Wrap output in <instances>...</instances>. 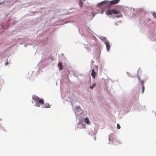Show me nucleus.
<instances>
[{
	"label": "nucleus",
	"instance_id": "nucleus-17",
	"mask_svg": "<svg viewBox=\"0 0 156 156\" xmlns=\"http://www.w3.org/2000/svg\"><path fill=\"white\" fill-rule=\"evenodd\" d=\"M94 62L93 61H92V64L93 63H94Z\"/></svg>",
	"mask_w": 156,
	"mask_h": 156
},
{
	"label": "nucleus",
	"instance_id": "nucleus-7",
	"mask_svg": "<svg viewBox=\"0 0 156 156\" xmlns=\"http://www.w3.org/2000/svg\"><path fill=\"white\" fill-rule=\"evenodd\" d=\"M58 65L59 70H62L63 69V65L61 62H59L58 63Z\"/></svg>",
	"mask_w": 156,
	"mask_h": 156
},
{
	"label": "nucleus",
	"instance_id": "nucleus-18",
	"mask_svg": "<svg viewBox=\"0 0 156 156\" xmlns=\"http://www.w3.org/2000/svg\"><path fill=\"white\" fill-rule=\"evenodd\" d=\"M96 68L97 69H98V68H97V66H96Z\"/></svg>",
	"mask_w": 156,
	"mask_h": 156
},
{
	"label": "nucleus",
	"instance_id": "nucleus-16",
	"mask_svg": "<svg viewBox=\"0 0 156 156\" xmlns=\"http://www.w3.org/2000/svg\"><path fill=\"white\" fill-rule=\"evenodd\" d=\"M94 140H96V137H95H95H94Z\"/></svg>",
	"mask_w": 156,
	"mask_h": 156
},
{
	"label": "nucleus",
	"instance_id": "nucleus-21",
	"mask_svg": "<svg viewBox=\"0 0 156 156\" xmlns=\"http://www.w3.org/2000/svg\"><path fill=\"white\" fill-rule=\"evenodd\" d=\"M8 64V62H7V63H6V65H7V64Z\"/></svg>",
	"mask_w": 156,
	"mask_h": 156
},
{
	"label": "nucleus",
	"instance_id": "nucleus-8",
	"mask_svg": "<svg viewBox=\"0 0 156 156\" xmlns=\"http://www.w3.org/2000/svg\"><path fill=\"white\" fill-rule=\"evenodd\" d=\"M141 84L142 85V93H143L144 91V82L143 81H141Z\"/></svg>",
	"mask_w": 156,
	"mask_h": 156
},
{
	"label": "nucleus",
	"instance_id": "nucleus-9",
	"mask_svg": "<svg viewBox=\"0 0 156 156\" xmlns=\"http://www.w3.org/2000/svg\"><path fill=\"white\" fill-rule=\"evenodd\" d=\"M85 122L88 125H89L90 123L89 120L87 118H85Z\"/></svg>",
	"mask_w": 156,
	"mask_h": 156
},
{
	"label": "nucleus",
	"instance_id": "nucleus-6",
	"mask_svg": "<svg viewBox=\"0 0 156 156\" xmlns=\"http://www.w3.org/2000/svg\"><path fill=\"white\" fill-rule=\"evenodd\" d=\"M96 74V73L94 69H93L92 70V73H91V75L92 77L94 78L95 76V75Z\"/></svg>",
	"mask_w": 156,
	"mask_h": 156
},
{
	"label": "nucleus",
	"instance_id": "nucleus-19",
	"mask_svg": "<svg viewBox=\"0 0 156 156\" xmlns=\"http://www.w3.org/2000/svg\"><path fill=\"white\" fill-rule=\"evenodd\" d=\"M8 64V62H7V63H6V65H7V64Z\"/></svg>",
	"mask_w": 156,
	"mask_h": 156
},
{
	"label": "nucleus",
	"instance_id": "nucleus-20",
	"mask_svg": "<svg viewBox=\"0 0 156 156\" xmlns=\"http://www.w3.org/2000/svg\"><path fill=\"white\" fill-rule=\"evenodd\" d=\"M8 64V62H7V63H6V65H7V64Z\"/></svg>",
	"mask_w": 156,
	"mask_h": 156
},
{
	"label": "nucleus",
	"instance_id": "nucleus-5",
	"mask_svg": "<svg viewBox=\"0 0 156 156\" xmlns=\"http://www.w3.org/2000/svg\"><path fill=\"white\" fill-rule=\"evenodd\" d=\"M108 3V2L107 1H105L101 2L100 3L98 4V5L99 6H102V5H107Z\"/></svg>",
	"mask_w": 156,
	"mask_h": 156
},
{
	"label": "nucleus",
	"instance_id": "nucleus-15",
	"mask_svg": "<svg viewBox=\"0 0 156 156\" xmlns=\"http://www.w3.org/2000/svg\"><path fill=\"white\" fill-rule=\"evenodd\" d=\"M117 128L119 129H120V128H121L119 124L118 123L117 124Z\"/></svg>",
	"mask_w": 156,
	"mask_h": 156
},
{
	"label": "nucleus",
	"instance_id": "nucleus-4",
	"mask_svg": "<svg viewBox=\"0 0 156 156\" xmlns=\"http://www.w3.org/2000/svg\"><path fill=\"white\" fill-rule=\"evenodd\" d=\"M120 0H113L110 2L109 3V4L110 5L116 4L118 3Z\"/></svg>",
	"mask_w": 156,
	"mask_h": 156
},
{
	"label": "nucleus",
	"instance_id": "nucleus-3",
	"mask_svg": "<svg viewBox=\"0 0 156 156\" xmlns=\"http://www.w3.org/2000/svg\"><path fill=\"white\" fill-rule=\"evenodd\" d=\"M102 40L106 45L107 50L109 51L110 48L109 42L106 38H104Z\"/></svg>",
	"mask_w": 156,
	"mask_h": 156
},
{
	"label": "nucleus",
	"instance_id": "nucleus-12",
	"mask_svg": "<svg viewBox=\"0 0 156 156\" xmlns=\"http://www.w3.org/2000/svg\"><path fill=\"white\" fill-rule=\"evenodd\" d=\"M152 15L156 19V12H153Z\"/></svg>",
	"mask_w": 156,
	"mask_h": 156
},
{
	"label": "nucleus",
	"instance_id": "nucleus-2",
	"mask_svg": "<svg viewBox=\"0 0 156 156\" xmlns=\"http://www.w3.org/2000/svg\"><path fill=\"white\" fill-rule=\"evenodd\" d=\"M120 12V11L119 10L116 9H112L107 11L105 13L107 15H108L112 14H119Z\"/></svg>",
	"mask_w": 156,
	"mask_h": 156
},
{
	"label": "nucleus",
	"instance_id": "nucleus-1",
	"mask_svg": "<svg viewBox=\"0 0 156 156\" xmlns=\"http://www.w3.org/2000/svg\"><path fill=\"white\" fill-rule=\"evenodd\" d=\"M32 98L34 100L35 105L37 107H40L41 105L44 103V100L43 99L39 98L37 96L35 95L33 96Z\"/></svg>",
	"mask_w": 156,
	"mask_h": 156
},
{
	"label": "nucleus",
	"instance_id": "nucleus-13",
	"mask_svg": "<svg viewBox=\"0 0 156 156\" xmlns=\"http://www.w3.org/2000/svg\"><path fill=\"white\" fill-rule=\"evenodd\" d=\"M96 83H94L92 85V86L90 87V88L91 89H92L94 87L96 86Z\"/></svg>",
	"mask_w": 156,
	"mask_h": 156
},
{
	"label": "nucleus",
	"instance_id": "nucleus-11",
	"mask_svg": "<svg viewBox=\"0 0 156 156\" xmlns=\"http://www.w3.org/2000/svg\"><path fill=\"white\" fill-rule=\"evenodd\" d=\"M79 4L80 7L81 8L82 7L83 3H82V1L81 0H80L79 1Z\"/></svg>",
	"mask_w": 156,
	"mask_h": 156
},
{
	"label": "nucleus",
	"instance_id": "nucleus-14",
	"mask_svg": "<svg viewBox=\"0 0 156 156\" xmlns=\"http://www.w3.org/2000/svg\"><path fill=\"white\" fill-rule=\"evenodd\" d=\"M80 109V107L79 106L78 107L76 108V110H75V114H77V115L78 114L77 113V111L76 110H77L79 109Z\"/></svg>",
	"mask_w": 156,
	"mask_h": 156
},
{
	"label": "nucleus",
	"instance_id": "nucleus-10",
	"mask_svg": "<svg viewBox=\"0 0 156 156\" xmlns=\"http://www.w3.org/2000/svg\"><path fill=\"white\" fill-rule=\"evenodd\" d=\"M49 107H50L49 105L48 104H46L45 106L43 105L42 107V108H49Z\"/></svg>",
	"mask_w": 156,
	"mask_h": 156
}]
</instances>
